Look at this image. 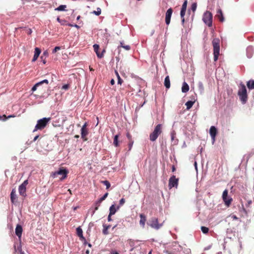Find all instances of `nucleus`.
<instances>
[{"label": "nucleus", "mask_w": 254, "mask_h": 254, "mask_svg": "<svg viewBox=\"0 0 254 254\" xmlns=\"http://www.w3.org/2000/svg\"><path fill=\"white\" fill-rule=\"evenodd\" d=\"M115 73L118 78V83L119 84H121L123 83V80L120 77V76L119 74V73L118 72V71L117 70L115 71Z\"/></svg>", "instance_id": "33"}, {"label": "nucleus", "mask_w": 254, "mask_h": 254, "mask_svg": "<svg viewBox=\"0 0 254 254\" xmlns=\"http://www.w3.org/2000/svg\"><path fill=\"white\" fill-rule=\"evenodd\" d=\"M252 204V201L251 200H249L247 201V203L246 204L247 207H249Z\"/></svg>", "instance_id": "44"}, {"label": "nucleus", "mask_w": 254, "mask_h": 254, "mask_svg": "<svg viewBox=\"0 0 254 254\" xmlns=\"http://www.w3.org/2000/svg\"><path fill=\"white\" fill-rule=\"evenodd\" d=\"M22 226L19 225L17 224L16 225V228H15V234L18 237V238H21L22 233Z\"/></svg>", "instance_id": "18"}, {"label": "nucleus", "mask_w": 254, "mask_h": 254, "mask_svg": "<svg viewBox=\"0 0 254 254\" xmlns=\"http://www.w3.org/2000/svg\"><path fill=\"white\" fill-rule=\"evenodd\" d=\"M238 95L242 103L243 104H246L248 101V96L246 86L243 83L240 84Z\"/></svg>", "instance_id": "1"}, {"label": "nucleus", "mask_w": 254, "mask_h": 254, "mask_svg": "<svg viewBox=\"0 0 254 254\" xmlns=\"http://www.w3.org/2000/svg\"><path fill=\"white\" fill-rule=\"evenodd\" d=\"M43 83H46V84H48V83H49V81H48V80L47 79H45V80H43V81H40V82H39L37 83H36V84H35L34 85V86L32 88L31 90H32V91H35V90H36V89H37V87H38L39 86H40V85H42V84H43Z\"/></svg>", "instance_id": "19"}, {"label": "nucleus", "mask_w": 254, "mask_h": 254, "mask_svg": "<svg viewBox=\"0 0 254 254\" xmlns=\"http://www.w3.org/2000/svg\"><path fill=\"white\" fill-rule=\"evenodd\" d=\"M108 195V193H106L102 197H101L98 201H97L95 204V210H97L98 209L100 205V203L104 200L107 196Z\"/></svg>", "instance_id": "15"}, {"label": "nucleus", "mask_w": 254, "mask_h": 254, "mask_svg": "<svg viewBox=\"0 0 254 254\" xmlns=\"http://www.w3.org/2000/svg\"><path fill=\"white\" fill-rule=\"evenodd\" d=\"M179 183V179L176 178L175 176H172L169 180V187L170 189L175 187L177 188Z\"/></svg>", "instance_id": "10"}, {"label": "nucleus", "mask_w": 254, "mask_h": 254, "mask_svg": "<svg viewBox=\"0 0 254 254\" xmlns=\"http://www.w3.org/2000/svg\"><path fill=\"white\" fill-rule=\"evenodd\" d=\"M39 137V135H36L33 139V141H35Z\"/></svg>", "instance_id": "53"}, {"label": "nucleus", "mask_w": 254, "mask_h": 254, "mask_svg": "<svg viewBox=\"0 0 254 254\" xmlns=\"http://www.w3.org/2000/svg\"><path fill=\"white\" fill-rule=\"evenodd\" d=\"M86 244H87V245H88V246L89 247H91V246H91V244H90V243H86V244H85V245H86Z\"/></svg>", "instance_id": "58"}, {"label": "nucleus", "mask_w": 254, "mask_h": 254, "mask_svg": "<svg viewBox=\"0 0 254 254\" xmlns=\"http://www.w3.org/2000/svg\"><path fill=\"white\" fill-rule=\"evenodd\" d=\"M164 222L159 224L157 218H152L150 221V226L155 229L158 230L163 225Z\"/></svg>", "instance_id": "9"}, {"label": "nucleus", "mask_w": 254, "mask_h": 254, "mask_svg": "<svg viewBox=\"0 0 254 254\" xmlns=\"http://www.w3.org/2000/svg\"><path fill=\"white\" fill-rule=\"evenodd\" d=\"M86 126L87 124L86 123H85L81 129V138L83 139L84 141H86L87 140L86 136L88 134V132L86 128Z\"/></svg>", "instance_id": "11"}, {"label": "nucleus", "mask_w": 254, "mask_h": 254, "mask_svg": "<svg viewBox=\"0 0 254 254\" xmlns=\"http://www.w3.org/2000/svg\"><path fill=\"white\" fill-rule=\"evenodd\" d=\"M103 229L102 231L103 234L105 235H107L109 234L108 229L110 228L111 225H106V224H103Z\"/></svg>", "instance_id": "23"}, {"label": "nucleus", "mask_w": 254, "mask_h": 254, "mask_svg": "<svg viewBox=\"0 0 254 254\" xmlns=\"http://www.w3.org/2000/svg\"><path fill=\"white\" fill-rule=\"evenodd\" d=\"M76 234L79 237L80 240L83 242L84 244L87 243L85 238L83 236L82 230L80 227H78L76 228Z\"/></svg>", "instance_id": "14"}, {"label": "nucleus", "mask_w": 254, "mask_h": 254, "mask_svg": "<svg viewBox=\"0 0 254 254\" xmlns=\"http://www.w3.org/2000/svg\"><path fill=\"white\" fill-rule=\"evenodd\" d=\"M186 11L181 10L180 15L181 18H184V16L186 14Z\"/></svg>", "instance_id": "43"}, {"label": "nucleus", "mask_w": 254, "mask_h": 254, "mask_svg": "<svg viewBox=\"0 0 254 254\" xmlns=\"http://www.w3.org/2000/svg\"><path fill=\"white\" fill-rule=\"evenodd\" d=\"M66 8V5H60L59 7L55 9L56 10L58 11H64Z\"/></svg>", "instance_id": "30"}, {"label": "nucleus", "mask_w": 254, "mask_h": 254, "mask_svg": "<svg viewBox=\"0 0 254 254\" xmlns=\"http://www.w3.org/2000/svg\"><path fill=\"white\" fill-rule=\"evenodd\" d=\"M173 13V9L172 8H169L165 14V22L167 25H169L170 23L171 18Z\"/></svg>", "instance_id": "12"}, {"label": "nucleus", "mask_w": 254, "mask_h": 254, "mask_svg": "<svg viewBox=\"0 0 254 254\" xmlns=\"http://www.w3.org/2000/svg\"><path fill=\"white\" fill-rule=\"evenodd\" d=\"M128 243H129L130 247L131 248V249L130 250V252H132L135 248V247H134L135 242L134 241V240L129 239L128 240Z\"/></svg>", "instance_id": "28"}, {"label": "nucleus", "mask_w": 254, "mask_h": 254, "mask_svg": "<svg viewBox=\"0 0 254 254\" xmlns=\"http://www.w3.org/2000/svg\"><path fill=\"white\" fill-rule=\"evenodd\" d=\"M93 48L95 52L96 53L97 56L98 58L101 59L104 56V53L105 52V50H103L102 53H100L99 51V46L98 44H94L93 45Z\"/></svg>", "instance_id": "13"}, {"label": "nucleus", "mask_w": 254, "mask_h": 254, "mask_svg": "<svg viewBox=\"0 0 254 254\" xmlns=\"http://www.w3.org/2000/svg\"><path fill=\"white\" fill-rule=\"evenodd\" d=\"M111 216L112 215H110V214L109 213L108 216V221H112V218H111Z\"/></svg>", "instance_id": "50"}, {"label": "nucleus", "mask_w": 254, "mask_h": 254, "mask_svg": "<svg viewBox=\"0 0 254 254\" xmlns=\"http://www.w3.org/2000/svg\"><path fill=\"white\" fill-rule=\"evenodd\" d=\"M68 87H69V86L68 84H65L63 86L62 88L66 90V89H68Z\"/></svg>", "instance_id": "47"}, {"label": "nucleus", "mask_w": 254, "mask_h": 254, "mask_svg": "<svg viewBox=\"0 0 254 254\" xmlns=\"http://www.w3.org/2000/svg\"><path fill=\"white\" fill-rule=\"evenodd\" d=\"M66 23V21L65 20H62V21L61 22V23L62 25H67V24L65 23Z\"/></svg>", "instance_id": "52"}, {"label": "nucleus", "mask_w": 254, "mask_h": 254, "mask_svg": "<svg viewBox=\"0 0 254 254\" xmlns=\"http://www.w3.org/2000/svg\"><path fill=\"white\" fill-rule=\"evenodd\" d=\"M111 84L112 85H114L115 84V80L112 79L111 80V82H110Z\"/></svg>", "instance_id": "54"}, {"label": "nucleus", "mask_w": 254, "mask_h": 254, "mask_svg": "<svg viewBox=\"0 0 254 254\" xmlns=\"http://www.w3.org/2000/svg\"><path fill=\"white\" fill-rule=\"evenodd\" d=\"M28 184V181L25 180L23 183L19 186L18 191L21 196L25 197L26 196V187Z\"/></svg>", "instance_id": "8"}, {"label": "nucleus", "mask_w": 254, "mask_h": 254, "mask_svg": "<svg viewBox=\"0 0 254 254\" xmlns=\"http://www.w3.org/2000/svg\"><path fill=\"white\" fill-rule=\"evenodd\" d=\"M228 191L225 190L223 191L222 194V199L227 207H229L232 202V198L228 196Z\"/></svg>", "instance_id": "7"}, {"label": "nucleus", "mask_w": 254, "mask_h": 254, "mask_svg": "<svg viewBox=\"0 0 254 254\" xmlns=\"http://www.w3.org/2000/svg\"><path fill=\"white\" fill-rule=\"evenodd\" d=\"M67 25H68L69 26H70V27H76L77 29H79L80 28V26H78L77 24H70V23H67Z\"/></svg>", "instance_id": "40"}, {"label": "nucleus", "mask_w": 254, "mask_h": 254, "mask_svg": "<svg viewBox=\"0 0 254 254\" xmlns=\"http://www.w3.org/2000/svg\"><path fill=\"white\" fill-rule=\"evenodd\" d=\"M31 33H32V30H31V29H30L29 30V31H28V33L29 34H30Z\"/></svg>", "instance_id": "59"}, {"label": "nucleus", "mask_w": 254, "mask_h": 254, "mask_svg": "<svg viewBox=\"0 0 254 254\" xmlns=\"http://www.w3.org/2000/svg\"><path fill=\"white\" fill-rule=\"evenodd\" d=\"M247 86L249 90L254 89V80L251 79L247 81Z\"/></svg>", "instance_id": "24"}, {"label": "nucleus", "mask_w": 254, "mask_h": 254, "mask_svg": "<svg viewBox=\"0 0 254 254\" xmlns=\"http://www.w3.org/2000/svg\"><path fill=\"white\" fill-rule=\"evenodd\" d=\"M139 216L140 217L139 224L143 228H144L146 221V216L143 214H140Z\"/></svg>", "instance_id": "21"}, {"label": "nucleus", "mask_w": 254, "mask_h": 254, "mask_svg": "<svg viewBox=\"0 0 254 254\" xmlns=\"http://www.w3.org/2000/svg\"><path fill=\"white\" fill-rule=\"evenodd\" d=\"M101 13V9L99 7L97 8V11L94 10L92 12V13H93V14H95L96 15H97V16H99V15H100Z\"/></svg>", "instance_id": "35"}, {"label": "nucleus", "mask_w": 254, "mask_h": 254, "mask_svg": "<svg viewBox=\"0 0 254 254\" xmlns=\"http://www.w3.org/2000/svg\"><path fill=\"white\" fill-rule=\"evenodd\" d=\"M68 191H69V193H70V194H72L71 190L70 189H68Z\"/></svg>", "instance_id": "62"}, {"label": "nucleus", "mask_w": 254, "mask_h": 254, "mask_svg": "<svg viewBox=\"0 0 254 254\" xmlns=\"http://www.w3.org/2000/svg\"><path fill=\"white\" fill-rule=\"evenodd\" d=\"M201 230L204 234H207L209 231V229L207 227L204 226H201Z\"/></svg>", "instance_id": "36"}, {"label": "nucleus", "mask_w": 254, "mask_h": 254, "mask_svg": "<svg viewBox=\"0 0 254 254\" xmlns=\"http://www.w3.org/2000/svg\"><path fill=\"white\" fill-rule=\"evenodd\" d=\"M172 172H175L176 171V168L174 166H172Z\"/></svg>", "instance_id": "55"}, {"label": "nucleus", "mask_w": 254, "mask_h": 254, "mask_svg": "<svg viewBox=\"0 0 254 254\" xmlns=\"http://www.w3.org/2000/svg\"><path fill=\"white\" fill-rule=\"evenodd\" d=\"M212 14L209 11L204 13L202 20L209 27L212 26Z\"/></svg>", "instance_id": "6"}, {"label": "nucleus", "mask_w": 254, "mask_h": 254, "mask_svg": "<svg viewBox=\"0 0 254 254\" xmlns=\"http://www.w3.org/2000/svg\"><path fill=\"white\" fill-rule=\"evenodd\" d=\"M231 218L233 219V220H238L239 218L235 215H233L231 216Z\"/></svg>", "instance_id": "49"}, {"label": "nucleus", "mask_w": 254, "mask_h": 254, "mask_svg": "<svg viewBox=\"0 0 254 254\" xmlns=\"http://www.w3.org/2000/svg\"><path fill=\"white\" fill-rule=\"evenodd\" d=\"M120 45H121L120 46L121 47H123L126 50H129L130 49V47L129 45H126V46L124 45V43L123 42H120Z\"/></svg>", "instance_id": "34"}, {"label": "nucleus", "mask_w": 254, "mask_h": 254, "mask_svg": "<svg viewBox=\"0 0 254 254\" xmlns=\"http://www.w3.org/2000/svg\"><path fill=\"white\" fill-rule=\"evenodd\" d=\"M79 135H75L74 136V137L76 138H79Z\"/></svg>", "instance_id": "61"}, {"label": "nucleus", "mask_w": 254, "mask_h": 254, "mask_svg": "<svg viewBox=\"0 0 254 254\" xmlns=\"http://www.w3.org/2000/svg\"><path fill=\"white\" fill-rule=\"evenodd\" d=\"M41 53V50L39 48H36L35 49L34 55L32 59V61L35 62L36 61L38 58L39 57L40 54Z\"/></svg>", "instance_id": "20"}, {"label": "nucleus", "mask_w": 254, "mask_h": 254, "mask_svg": "<svg viewBox=\"0 0 254 254\" xmlns=\"http://www.w3.org/2000/svg\"><path fill=\"white\" fill-rule=\"evenodd\" d=\"M133 140H130L128 142V148H129V150H130L131 148H132V146L133 145Z\"/></svg>", "instance_id": "39"}, {"label": "nucleus", "mask_w": 254, "mask_h": 254, "mask_svg": "<svg viewBox=\"0 0 254 254\" xmlns=\"http://www.w3.org/2000/svg\"><path fill=\"white\" fill-rule=\"evenodd\" d=\"M189 86L188 84L186 82H184L182 87V91L184 93H186L189 90Z\"/></svg>", "instance_id": "26"}, {"label": "nucleus", "mask_w": 254, "mask_h": 254, "mask_svg": "<svg viewBox=\"0 0 254 254\" xmlns=\"http://www.w3.org/2000/svg\"><path fill=\"white\" fill-rule=\"evenodd\" d=\"M61 49V47L59 46L56 47L53 50V53H55L58 51L60 50Z\"/></svg>", "instance_id": "41"}, {"label": "nucleus", "mask_w": 254, "mask_h": 254, "mask_svg": "<svg viewBox=\"0 0 254 254\" xmlns=\"http://www.w3.org/2000/svg\"><path fill=\"white\" fill-rule=\"evenodd\" d=\"M117 211L115 205L113 204L110 207V215H113L115 214Z\"/></svg>", "instance_id": "27"}, {"label": "nucleus", "mask_w": 254, "mask_h": 254, "mask_svg": "<svg viewBox=\"0 0 254 254\" xmlns=\"http://www.w3.org/2000/svg\"><path fill=\"white\" fill-rule=\"evenodd\" d=\"M80 17H80V15H78V16L77 17V18H76V20H79V19H80Z\"/></svg>", "instance_id": "57"}, {"label": "nucleus", "mask_w": 254, "mask_h": 254, "mask_svg": "<svg viewBox=\"0 0 254 254\" xmlns=\"http://www.w3.org/2000/svg\"><path fill=\"white\" fill-rule=\"evenodd\" d=\"M182 19V23L183 24H184V22H185V18H181Z\"/></svg>", "instance_id": "56"}, {"label": "nucleus", "mask_w": 254, "mask_h": 254, "mask_svg": "<svg viewBox=\"0 0 254 254\" xmlns=\"http://www.w3.org/2000/svg\"><path fill=\"white\" fill-rule=\"evenodd\" d=\"M196 7H197V4H196V3H193L191 4V9L194 12L196 10Z\"/></svg>", "instance_id": "37"}, {"label": "nucleus", "mask_w": 254, "mask_h": 254, "mask_svg": "<svg viewBox=\"0 0 254 254\" xmlns=\"http://www.w3.org/2000/svg\"><path fill=\"white\" fill-rule=\"evenodd\" d=\"M102 183L106 186L107 189H109L110 187V183L108 181H104Z\"/></svg>", "instance_id": "38"}, {"label": "nucleus", "mask_w": 254, "mask_h": 254, "mask_svg": "<svg viewBox=\"0 0 254 254\" xmlns=\"http://www.w3.org/2000/svg\"><path fill=\"white\" fill-rule=\"evenodd\" d=\"M164 86L167 89H169L170 87V80L169 75H167L165 78Z\"/></svg>", "instance_id": "25"}, {"label": "nucleus", "mask_w": 254, "mask_h": 254, "mask_svg": "<svg viewBox=\"0 0 254 254\" xmlns=\"http://www.w3.org/2000/svg\"><path fill=\"white\" fill-rule=\"evenodd\" d=\"M127 138L128 139L129 141L130 140H133L132 139L131 135L129 133H127Z\"/></svg>", "instance_id": "46"}, {"label": "nucleus", "mask_w": 254, "mask_h": 254, "mask_svg": "<svg viewBox=\"0 0 254 254\" xmlns=\"http://www.w3.org/2000/svg\"><path fill=\"white\" fill-rule=\"evenodd\" d=\"M243 209L244 211L246 214H247V212L246 210L244 208H243Z\"/></svg>", "instance_id": "63"}, {"label": "nucleus", "mask_w": 254, "mask_h": 254, "mask_svg": "<svg viewBox=\"0 0 254 254\" xmlns=\"http://www.w3.org/2000/svg\"><path fill=\"white\" fill-rule=\"evenodd\" d=\"M89 250H87V251H86V254H89Z\"/></svg>", "instance_id": "64"}, {"label": "nucleus", "mask_w": 254, "mask_h": 254, "mask_svg": "<svg viewBox=\"0 0 254 254\" xmlns=\"http://www.w3.org/2000/svg\"><path fill=\"white\" fill-rule=\"evenodd\" d=\"M125 199L123 198L120 200V205H123L125 203Z\"/></svg>", "instance_id": "45"}, {"label": "nucleus", "mask_w": 254, "mask_h": 254, "mask_svg": "<svg viewBox=\"0 0 254 254\" xmlns=\"http://www.w3.org/2000/svg\"><path fill=\"white\" fill-rule=\"evenodd\" d=\"M174 137H175V133L172 132L171 133V139H172V140H174Z\"/></svg>", "instance_id": "51"}, {"label": "nucleus", "mask_w": 254, "mask_h": 254, "mask_svg": "<svg viewBox=\"0 0 254 254\" xmlns=\"http://www.w3.org/2000/svg\"><path fill=\"white\" fill-rule=\"evenodd\" d=\"M213 48L214 61L216 62L220 55V40L218 38H214L212 41Z\"/></svg>", "instance_id": "2"}, {"label": "nucleus", "mask_w": 254, "mask_h": 254, "mask_svg": "<svg viewBox=\"0 0 254 254\" xmlns=\"http://www.w3.org/2000/svg\"><path fill=\"white\" fill-rule=\"evenodd\" d=\"M17 197L16 194V190L15 189H12L10 193V200L12 203H15L17 201Z\"/></svg>", "instance_id": "17"}, {"label": "nucleus", "mask_w": 254, "mask_h": 254, "mask_svg": "<svg viewBox=\"0 0 254 254\" xmlns=\"http://www.w3.org/2000/svg\"><path fill=\"white\" fill-rule=\"evenodd\" d=\"M194 103V101H189L186 102V106H187V109L189 110L190 109L192 106H193V104Z\"/></svg>", "instance_id": "29"}, {"label": "nucleus", "mask_w": 254, "mask_h": 254, "mask_svg": "<svg viewBox=\"0 0 254 254\" xmlns=\"http://www.w3.org/2000/svg\"><path fill=\"white\" fill-rule=\"evenodd\" d=\"M162 132V126L161 124H158L155 127L153 131L150 134L149 139L151 141H155Z\"/></svg>", "instance_id": "4"}, {"label": "nucleus", "mask_w": 254, "mask_h": 254, "mask_svg": "<svg viewBox=\"0 0 254 254\" xmlns=\"http://www.w3.org/2000/svg\"><path fill=\"white\" fill-rule=\"evenodd\" d=\"M217 130L214 126H211L210 128L209 133L213 141L215 140V138L216 135Z\"/></svg>", "instance_id": "16"}, {"label": "nucleus", "mask_w": 254, "mask_h": 254, "mask_svg": "<svg viewBox=\"0 0 254 254\" xmlns=\"http://www.w3.org/2000/svg\"><path fill=\"white\" fill-rule=\"evenodd\" d=\"M51 120V118H43L38 120L37 123L33 130V132H35L38 130L43 129L47 126Z\"/></svg>", "instance_id": "3"}, {"label": "nucleus", "mask_w": 254, "mask_h": 254, "mask_svg": "<svg viewBox=\"0 0 254 254\" xmlns=\"http://www.w3.org/2000/svg\"><path fill=\"white\" fill-rule=\"evenodd\" d=\"M57 20L61 23L62 20H61L60 18L58 17L57 18Z\"/></svg>", "instance_id": "60"}, {"label": "nucleus", "mask_w": 254, "mask_h": 254, "mask_svg": "<svg viewBox=\"0 0 254 254\" xmlns=\"http://www.w3.org/2000/svg\"><path fill=\"white\" fill-rule=\"evenodd\" d=\"M253 152H250L249 153V154L248 155V156H247V161H246V162L247 163H248L249 159L251 158V157L253 155Z\"/></svg>", "instance_id": "42"}, {"label": "nucleus", "mask_w": 254, "mask_h": 254, "mask_svg": "<svg viewBox=\"0 0 254 254\" xmlns=\"http://www.w3.org/2000/svg\"><path fill=\"white\" fill-rule=\"evenodd\" d=\"M110 254H119V253L115 250H112Z\"/></svg>", "instance_id": "48"}, {"label": "nucleus", "mask_w": 254, "mask_h": 254, "mask_svg": "<svg viewBox=\"0 0 254 254\" xmlns=\"http://www.w3.org/2000/svg\"><path fill=\"white\" fill-rule=\"evenodd\" d=\"M187 4H188V0H185L182 6L181 10L183 11H186L187 7Z\"/></svg>", "instance_id": "32"}, {"label": "nucleus", "mask_w": 254, "mask_h": 254, "mask_svg": "<svg viewBox=\"0 0 254 254\" xmlns=\"http://www.w3.org/2000/svg\"><path fill=\"white\" fill-rule=\"evenodd\" d=\"M216 16L218 18L220 21L223 22L224 21V18L223 17L222 11L221 9H218L217 10Z\"/></svg>", "instance_id": "22"}, {"label": "nucleus", "mask_w": 254, "mask_h": 254, "mask_svg": "<svg viewBox=\"0 0 254 254\" xmlns=\"http://www.w3.org/2000/svg\"><path fill=\"white\" fill-rule=\"evenodd\" d=\"M119 135L117 134L115 136L114 138L113 143L114 145L116 147L119 146V141H118Z\"/></svg>", "instance_id": "31"}, {"label": "nucleus", "mask_w": 254, "mask_h": 254, "mask_svg": "<svg viewBox=\"0 0 254 254\" xmlns=\"http://www.w3.org/2000/svg\"><path fill=\"white\" fill-rule=\"evenodd\" d=\"M68 173V171L64 167H61L58 171L52 172L51 174V177L54 179L56 178L58 175H61L62 176V177L60 178V180L62 181L67 177V175Z\"/></svg>", "instance_id": "5"}]
</instances>
